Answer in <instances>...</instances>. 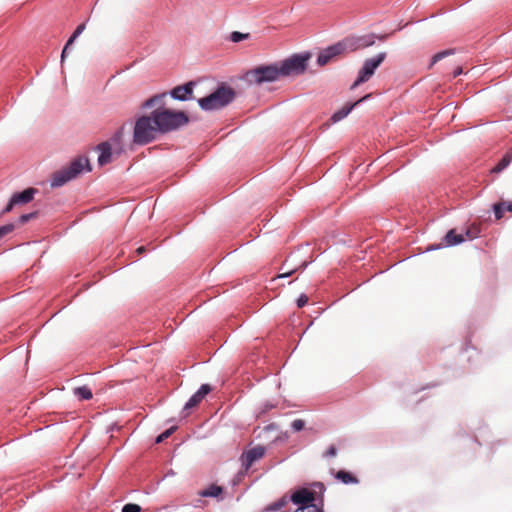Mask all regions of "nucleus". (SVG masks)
<instances>
[{
    "mask_svg": "<svg viewBox=\"0 0 512 512\" xmlns=\"http://www.w3.org/2000/svg\"><path fill=\"white\" fill-rule=\"evenodd\" d=\"M311 53H297L290 57L270 64L258 65L247 70L242 80L248 85L261 86L265 83H272L281 78L299 76L303 74L308 66Z\"/></svg>",
    "mask_w": 512,
    "mask_h": 512,
    "instance_id": "f257e3e1",
    "label": "nucleus"
},
{
    "mask_svg": "<svg viewBox=\"0 0 512 512\" xmlns=\"http://www.w3.org/2000/svg\"><path fill=\"white\" fill-rule=\"evenodd\" d=\"M376 39L384 40L385 36H376L371 33L345 37L337 43L322 49L317 56V64L324 66L338 56L370 47L375 44Z\"/></svg>",
    "mask_w": 512,
    "mask_h": 512,
    "instance_id": "f03ea898",
    "label": "nucleus"
},
{
    "mask_svg": "<svg viewBox=\"0 0 512 512\" xmlns=\"http://www.w3.org/2000/svg\"><path fill=\"white\" fill-rule=\"evenodd\" d=\"M151 115L159 134L179 130L189 123V117L184 111H175L166 107H157Z\"/></svg>",
    "mask_w": 512,
    "mask_h": 512,
    "instance_id": "7ed1b4c3",
    "label": "nucleus"
},
{
    "mask_svg": "<svg viewBox=\"0 0 512 512\" xmlns=\"http://www.w3.org/2000/svg\"><path fill=\"white\" fill-rule=\"evenodd\" d=\"M84 170L91 171L89 159L85 156H79L72 160L70 164L54 172L50 180V186L57 188L65 185L70 180L76 178Z\"/></svg>",
    "mask_w": 512,
    "mask_h": 512,
    "instance_id": "20e7f679",
    "label": "nucleus"
},
{
    "mask_svg": "<svg viewBox=\"0 0 512 512\" xmlns=\"http://www.w3.org/2000/svg\"><path fill=\"white\" fill-rule=\"evenodd\" d=\"M236 93L228 85L221 84L211 94L198 100V105L204 111H214L229 105L235 99Z\"/></svg>",
    "mask_w": 512,
    "mask_h": 512,
    "instance_id": "39448f33",
    "label": "nucleus"
},
{
    "mask_svg": "<svg viewBox=\"0 0 512 512\" xmlns=\"http://www.w3.org/2000/svg\"><path fill=\"white\" fill-rule=\"evenodd\" d=\"M157 134H159V131L153 123L152 115H144L139 117L135 122L133 142L137 145L144 146L155 141Z\"/></svg>",
    "mask_w": 512,
    "mask_h": 512,
    "instance_id": "423d86ee",
    "label": "nucleus"
},
{
    "mask_svg": "<svg viewBox=\"0 0 512 512\" xmlns=\"http://www.w3.org/2000/svg\"><path fill=\"white\" fill-rule=\"evenodd\" d=\"M290 500L298 506L295 512H323V504L315 503V493L307 488L296 490Z\"/></svg>",
    "mask_w": 512,
    "mask_h": 512,
    "instance_id": "0eeeda50",
    "label": "nucleus"
},
{
    "mask_svg": "<svg viewBox=\"0 0 512 512\" xmlns=\"http://www.w3.org/2000/svg\"><path fill=\"white\" fill-rule=\"evenodd\" d=\"M386 56V52H380L373 57L365 59L350 89L354 90L361 84L367 82L374 75L376 69L384 62Z\"/></svg>",
    "mask_w": 512,
    "mask_h": 512,
    "instance_id": "6e6552de",
    "label": "nucleus"
},
{
    "mask_svg": "<svg viewBox=\"0 0 512 512\" xmlns=\"http://www.w3.org/2000/svg\"><path fill=\"white\" fill-rule=\"evenodd\" d=\"M36 193H38V190L33 187L27 188L21 192L14 193L3 209L2 213L5 214L11 212L16 205H23L31 202L34 199Z\"/></svg>",
    "mask_w": 512,
    "mask_h": 512,
    "instance_id": "1a4fd4ad",
    "label": "nucleus"
},
{
    "mask_svg": "<svg viewBox=\"0 0 512 512\" xmlns=\"http://www.w3.org/2000/svg\"><path fill=\"white\" fill-rule=\"evenodd\" d=\"M266 449L263 446H256L248 451H245L240 456L242 467L245 471H248L252 464L261 459L265 455Z\"/></svg>",
    "mask_w": 512,
    "mask_h": 512,
    "instance_id": "9d476101",
    "label": "nucleus"
},
{
    "mask_svg": "<svg viewBox=\"0 0 512 512\" xmlns=\"http://www.w3.org/2000/svg\"><path fill=\"white\" fill-rule=\"evenodd\" d=\"M194 82L190 81L183 85H179L170 90L169 95L178 101H187L192 99Z\"/></svg>",
    "mask_w": 512,
    "mask_h": 512,
    "instance_id": "9b49d317",
    "label": "nucleus"
},
{
    "mask_svg": "<svg viewBox=\"0 0 512 512\" xmlns=\"http://www.w3.org/2000/svg\"><path fill=\"white\" fill-rule=\"evenodd\" d=\"M370 97H371V94H367V95L363 96L362 98H360L359 100L355 101L354 103H348V104L344 105L342 108H340L339 110H337L336 112H334L332 114V116L330 117V121L332 123H337V122L343 120L345 117L348 116V114L356 106H358L359 104L365 102Z\"/></svg>",
    "mask_w": 512,
    "mask_h": 512,
    "instance_id": "f8f14e48",
    "label": "nucleus"
},
{
    "mask_svg": "<svg viewBox=\"0 0 512 512\" xmlns=\"http://www.w3.org/2000/svg\"><path fill=\"white\" fill-rule=\"evenodd\" d=\"M210 391L211 386L209 384H202L200 388L185 403L182 413L193 407H196Z\"/></svg>",
    "mask_w": 512,
    "mask_h": 512,
    "instance_id": "ddd939ff",
    "label": "nucleus"
},
{
    "mask_svg": "<svg viewBox=\"0 0 512 512\" xmlns=\"http://www.w3.org/2000/svg\"><path fill=\"white\" fill-rule=\"evenodd\" d=\"M97 150L100 152L99 157H98V164L100 166L106 165L111 162L112 147L108 141L98 144Z\"/></svg>",
    "mask_w": 512,
    "mask_h": 512,
    "instance_id": "4468645a",
    "label": "nucleus"
},
{
    "mask_svg": "<svg viewBox=\"0 0 512 512\" xmlns=\"http://www.w3.org/2000/svg\"><path fill=\"white\" fill-rule=\"evenodd\" d=\"M291 257H289L283 264L282 266L280 267V271L281 273L278 274L277 278H287L289 276H291L292 274H294L295 272L297 271H303L305 270V268L308 266V262L307 261H302L298 266H295V267H287L288 265V262L290 260Z\"/></svg>",
    "mask_w": 512,
    "mask_h": 512,
    "instance_id": "2eb2a0df",
    "label": "nucleus"
},
{
    "mask_svg": "<svg viewBox=\"0 0 512 512\" xmlns=\"http://www.w3.org/2000/svg\"><path fill=\"white\" fill-rule=\"evenodd\" d=\"M166 96H167L166 92L155 94L152 97L145 100L141 104V108L142 109H150L154 106L165 107L164 99L166 98Z\"/></svg>",
    "mask_w": 512,
    "mask_h": 512,
    "instance_id": "dca6fc26",
    "label": "nucleus"
},
{
    "mask_svg": "<svg viewBox=\"0 0 512 512\" xmlns=\"http://www.w3.org/2000/svg\"><path fill=\"white\" fill-rule=\"evenodd\" d=\"M455 239H456V230L451 229L449 230L446 235L442 239V243L435 246H430L427 248V251L437 250L441 247H452L455 246Z\"/></svg>",
    "mask_w": 512,
    "mask_h": 512,
    "instance_id": "f3484780",
    "label": "nucleus"
},
{
    "mask_svg": "<svg viewBox=\"0 0 512 512\" xmlns=\"http://www.w3.org/2000/svg\"><path fill=\"white\" fill-rule=\"evenodd\" d=\"M492 208L494 211L495 218L497 220H500L504 216L505 211L512 212V202H505V201L498 202V203H495L492 206Z\"/></svg>",
    "mask_w": 512,
    "mask_h": 512,
    "instance_id": "a211bd4d",
    "label": "nucleus"
},
{
    "mask_svg": "<svg viewBox=\"0 0 512 512\" xmlns=\"http://www.w3.org/2000/svg\"><path fill=\"white\" fill-rule=\"evenodd\" d=\"M512 162V150L508 151L500 161L491 169L492 173H500Z\"/></svg>",
    "mask_w": 512,
    "mask_h": 512,
    "instance_id": "6ab92c4d",
    "label": "nucleus"
},
{
    "mask_svg": "<svg viewBox=\"0 0 512 512\" xmlns=\"http://www.w3.org/2000/svg\"><path fill=\"white\" fill-rule=\"evenodd\" d=\"M223 493V488L216 484L210 485L208 488L199 491V496L201 497H212L217 498Z\"/></svg>",
    "mask_w": 512,
    "mask_h": 512,
    "instance_id": "aec40b11",
    "label": "nucleus"
},
{
    "mask_svg": "<svg viewBox=\"0 0 512 512\" xmlns=\"http://www.w3.org/2000/svg\"><path fill=\"white\" fill-rule=\"evenodd\" d=\"M336 479L341 481L343 484H356L358 483L357 477L352 475L350 472L340 470L336 474Z\"/></svg>",
    "mask_w": 512,
    "mask_h": 512,
    "instance_id": "412c9836",
    "label": "nucleus"
},
{
    "mask_svg": "<svg viewBox=\"0 0 512 512\" xmlns=\"http://www.w3.org/2000/svg\"><path fill=\"white\" fill-rule=\"evenodd\" d=\"M74 395L79 400H90L93 397L92 391L88 386H80L74 389Z\"/></svg>",
    "mask_w": 512,
    "mask_h": 512,
    "instance_id": "4be33fe9",
    "label": "nucleus"
},
{
    "mask_svg": "<svg viewBox=\"0 0 512 512\" xmlns=\"http://www.w3.org/2000/svg\"><path fill=\"white\" fill-rule=\"evenodd\" d=\"M464 235L466 239L474 240L477 239L481 235V227L480 224H472L466 228Z\"/></svg>",
    "mask_w": 512,
    "mask_h": 512,
    "instance_id": "5701e85b",
    "label": "nucleus"
},
{
    "mask_svg": "<svg viewBox=\"0 0 512 512\" xmlns=\"http://www.w3.org/2000/svg\"><path fill=\"white\" fill-rule=\"evenodd\" d=\"M454 53V50L453 49H447V50H443V51H440L438 53H436L432 59H431V66L434 65L435 63H437L438 61L442 60L443 58H445L446 56H449L451 54Z\"/></svg>",
    "mask_w": 512,
    "mask_h": 512,
    "instance_id": "b1692460",
    "label": "nucleus"
},
{
    "mask_svg": "<svg viewBox=\"0 0 512 512\" xmlns=\"http://www.w3.org/2000/svg\"><path fill=\"white\" fill-rule=\"evenodd\" d=\"M250 37V34L249 33H241V32H238V31H233L230 36H229V39L234 42V43H238L240 41H243V40H246Z\"/></svg>",
    "mask_w": 512,
    "mask_h": 512,
    "instance_id": "393cba45",
    "label": "nucleus"
},
{
    "mask_svg": "<svg viewBox=\"0 0 512 512\" xmlns=\"http://www.w3.org/2000/svg\"><path fill=\"white\" fill-rule=\"evenodd\" d=\"M176 429H177L176 426H173V427H170V428L166 429L164 432H162L160 435L157 436L155 442L156 443H161L162 441H164L165 439L170 437L174 433V431Z\"/></svg>",
    "mask_w": 512,
    "mask_h": 512,
    "instance_id": "a878e982",
    "label": "nucleus"
},
{
    "mask_svg": "<svg viewBox=\"0 0 512 512\" xmlns=\"http://www.w3.org/2000/svg\"><path fill=\"white\" fill-rule=\"evenodd\" d=\"M289 500L287 497H282L278 501L274 502L272 505H270L269 510L276 511L281 509L282 507L286 506L288 504Z\"/></svg>",
    "mask_w": 512,
    "mask_h": 512,
    "instance_id": "bb28decb",
    "label": "nucleus"
},
{
    "mask_svg": "<svg viewBox=\"0 0 512 512\" xmlns=\"http://www.w3.org/2000/svg\"><path fill=\"white\" fill-rule=\"evenodd\" d=\"M15 229V225L13 223H8L0 226V239L11 233Z\"/></svg>",
    "mask_w": 512,
    "mask_h": 512,
    "instance_id": "cd10ccee",
    "label": "nucleus"
},
{
    "mask_svg": "<svg viewBox=\"0 0 512 512\" xmlns=\"http://www.w3.org/2000/svg\"><path fill=\"white\" fill-rule=\"evenodd\" d=\"M141 507L135 503H127L122 507V512H141Z\"/></svg>",
    "mask_w": 512,
    "mask_h": 512,
    "instance_id": "c85d7f7f",
    "label": "nucleus"
},
{
    "mask_svg": "<svg viewBox=\"0 0 512 512\" xmlns=\"http://www.w3.org/2000/svg\"><path fill=\"white\" fill-rule=\"evenodd\" d=\"M38 215V212L37 211H33V212H30V213H26V214H22L20 217H19V222L21 224H25L27 223L28 221H30L31 219H34L36 218Z\"/></svg>",
    "mask_w": 512,
    "mask_h": 512,
    "instance_id": "c756f323",
    "label": "nucleus"
},
{
    "mask_svg": "<svg viewBox=\"0 0 512 512\" xmlns=\"http://www.w3.org/2000/svg\"><path fill=\"white\" fill-rule=\"evenodd\" d=\"M305 427V421L302 419H295L291 423V428L294 432H299Z\"/></svg>",
    "mask_w": 512,
    "mask_h": 512,
    "instance_id": "7c9ffc66",
    "label": "nucleus"
},
{
    "mask_svg": "<svg viewBox=\"0 0 512 512\" xmlns=\"http://www.w3.org/2000/svg\"><path fill=\"white\" fill-rule=\"evenodd\" d=\"M308 296L306 294H300L297 298L296 304L299 308L304 307L308 303Z\"/></svg>",
    "mask_w": 512,
    "mask_h": 512,
    "instance_id": "2f4dec72",
    "label": "nucleus"
},
{
    "mask_svg": "<svg viewBox=\"0 0 512 512\" xmlns=\"http://www.w3.org/2000/svg\"><path fill=\"white\" fill-rule=\"evenodd\" d=\"M86 28V24L85 23H81L77 26V28L75 29V31L72 33V36H74L75 38H78L82 32L85 30Z\"/></svg>",
    "mask_w": 512,
    "mask_h": 512,
    "instance_id": "473e14b6",
    "label": "nucleus"
},
{
    "mask_svg": "<svg viewBox=\"0 0 512 512\" xmlns=\"http://www.w3.org/2000/svg\"><path fill=\"white\" fill-rule=\"evenodd\" d=\"M336 454H337L336 447L334 445H330L325 453V456L326 457H334V456H336Z\"/></svg>",
    "mask_w": 512,
    "mask_h": 512,
    "instance_id": "72a5a7b5",
    "label": "nucleus"
},
{
    "mask_svg": "<svg viewBox=\"0 0 512 512\" xmlns=\"http://www.w3.org/2000/svg\"><path fill=\"white\" fill-rule=\"evenodd\" d=\"M466 240L464 233L457 234L455 239V246L463 243Z\"/></svg>",
    "mask_w": 512,
    "mask_h": 512,
    "instance_id": "f704fd0d",
    "label": "nucleus"
},
{
    "mask_svg": "<svg viewBox=\"0 0 512 512\" xmlns=\"http://www.w3.org/2000/svg\"><path fill=\"white\" fill-rule=\"evenodd\" d=\"M77 38H75L74 36H70L69 39L67 40L66 44L64 47L66 48H69L73 43L74 41L76 40Z\"/></svg>",
    "mask_w": 512,
    "mask_h": 512,
    "instance_id": "c9c22d12",
    "label": "nucleus"
},
{
    "mask_svg": "<svg viewBox=\"0 0 512 512\" xmlns=\"http://www.w3.org/2000/svg\"><path fill=\"white\" fill-rule=\"evenodd\" d=\"M68 48L64 47L61 53V62L63 63L66 55H67Z\"/></svg>",
    "mask_w": 512,
    "mask_h": 512,
    "instance_id": "e433bc0d",
    "label": "nucleus"
},
{
    "mask_svg": "<svg viewBox=\"0 0 512 512\" xmlns=\"http://www.w3.org/2000/svg\"><path fill=\"white\" fill-rule=\"evenodd\" d=\"M462 73V68L461 67H458L457 69H455V71L453 72V75L454 77L460 75Z\"/></svg>",
    "mask_w": 512,
    "mask_h": 512,
    "instance_id": "4c0bfd02",
    "label": "nucleus"
},
{
    "mask_svg": "<svg viewBox=\"0 0 512 512\" xmlns=\"http://www.w3.org/2000/svg\"><path fill=\"white\" fill-rule=\"evenodd\" d=\"M145 250V247L141 246L137 249L138 253H142Z\"/></svg>",
    "mask_w": 512,
    "mask_h": 512,
    "instance_id": "58836bf2",
    "label": "nucleus"
},
{
    "mask_svg": "<svg viewBox=\"0 0 512 512\" xmlns=\"http://www.w3.org/2000/svg\"><path fill=\"white\" fill-rule=\"evenodd\" d=\"M272 408H273V405H266L265 410L272 409Z\"/></svg>",
    "mask_w": 512,
    "mask_h": 512,
    "instance_id": "ea45409f",
    "label": "nucleus"
},
{
    "mask_svg": "<svg viewBox=\"0 0 512 512\" xmlns=\"http://www.w3.org/2000/svg\"><path fill=\"white\" fill-rule=\"evenodd\" d=\"M282 439H288V434L287 432L284 433V436H282Z\"/></svg>",
    "mask_w": 512,
    "mask_h": 512,
    "instance_id": "a19ab883",
    "label": "nucleus"
},
{
    "mask_svg": "<svg viewBox=\"0 0 512 512\" xmlns=\"http://www.w3.org/2000/svg\"><path fill=\"white\" fill-rule=\"evenodd\" d=\"M316 485H318V486H319V487H321V488L323 487V484H322V483H320V482H319V483H317Z\"/></svg>",
    "mask_w": 512,
    "mask_h": 512,
    "instance_id": "79ce46f5",
    "label": "nucleus"
}]
</instances>
